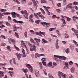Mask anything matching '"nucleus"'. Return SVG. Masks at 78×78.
I'll use <instances>...</instances> for the list:
<instances>
[{
    "label": "nucleus",
    "instance_id": "nucleus-1",
    "mask_svg": "<svg viewBox=\"0 0 78 78\" xmlns=\"http://www.w3.org/2000/svg\"><path fill=\"white\" fill-rule=\"evenodd\" d=\"M25 65L26 67L30 70V72H33V68L31 66L27 63H26Z\"/></svg>",
    "mask_w": 78,
    "mask_h": 78
},
{
    "label": "nucleus",
    "instance_id": "nucleus-2",
    "mask_svg": "<svg viewBox=\"0 0 78 78\" xmlns=\"http://www.w3.org/2000/svg\"><path fill=\"white\" fill-rule=\"evenodd\" d=\"M8 40H10V41H11V42H12V43L13 44H14V47H15V48H16V50H17L18 51H19V48L16 47V44H15V40H14V39H12L11 38L9 39Z\"/></svg>",
    "mask_w": 78,
    "mask_h": 78
},
{
    "label": "nucleus",
    "instance_id": "nucleus-3",
    "mask_svg": "<svg viewBox=\"0 0 78 78\" xmlns=\"http://www.w3.org/2000/svg\"><path fill=\"white\" fill-rule=\"evenodd\" d=\"M11 14V13L10 12H4V13H0V19H1L2 20L3 19V17H2V16H3L4 15H8Z\"/></svg>",
    "mask_w": 78,
    "mask_h": 78
},
{
    "label": "nucleus",
    "instance_id": "nucleus-4",
    "mask_svg": "<svg viewBox=\"0 0 78 78\" xmlns=\"http://www.w3.org/2000/svg\"><path fill=\"white\" fill-rule=\"evenodd\" d=\"M54 57H56V58H60V59L62 58L63 60H66V57L64 56H61L58 55H54Z\"/></svg>",
    "mask_w": 78,
    "mask_h": 78
},
{
    "label": "nucleus",
    "instance_id": "nucleus-5",
    "mask_svg": "<svg viewBox=\"0 0 78 78\" xmlns=\"http://www.w3.org/2000/svg\"><path fill=\"white\" fill-rule=\"evenodd\" d=\"M33 14H31L30 15L29 17V21H30V22H31L32 23L34 22V21L33 20Z\"/></svg>",
    "mask_w": 78,
    "mask_h": 78
},
{
    "label": "nucleus",
    "instance_id": "nucleus-6",
    "mask_svg": "<svg viewBox=\"0 0 78 78\" xmlns=\"http://www.w3.org/2000/svg\"><path fill=\"white\" fill-rule=\"evenodd\" d=\"M21 13L22 14H24L25 16H28V13L26 10H25L24 11L22 10L21 11Z\"/></svg>",
    "mask_w": 78,
    "mask_h": 78
},
{
    "label": "nucleus",
    "instance_id": "nucleus-7",
    "mask_svg": "<svg viewBox=\"0 0 78 78\" xmlns=\"http://www.w3.org/2000/svg\"><path fill=\"white\" fill-rule=\"evenodd\" d=\"M72 5V3H70L68 5L66 6V8L67 9V8H69L70 9H72L73 8V7L72 6H71Z\"/></svg>",
    "mask_w": 78,
    "mask_h": 78
},
{
    "label": "nucleus",
    "instance_id": "nucleus-8",
    "mask_svg": "<svg viewBox=\"0 0 78 78\" xmlns=\"http://www.w3.org/2000/svg\"><path fill=\"white\" fill-rule=\"evenodd\" d=\"M33 48H30V51H33V50L34 51H35V52H36V46L34 45L33 46Z\"/></svg>",
    "mask_w": 78,
    "mask_h": 78
},
{
    "label": "nucleus",
    "instance_id": "nucleus-9",
    "mask_svg": "<svg viewBox=\"0 0 78 78\" xmlns=\"http://www.w3.org/2000/svg\"><path fill=\"white\" fill-rule=\"evenodd\" d=\"M22 51L23 53V57H26L27 56V55L25 54V51L24 50V49H22Z\"/></svg>",
    "mask_w": 78,
    "mask_h": 78
},
{
    "label": "nucleus",
    "instance_id": "nucleus-10",
    "mask_svg": "<svg viewBox=\"0 0 78 78\" xmlns=\"http://www.w3.org/2000/svg\"><path fill=\"white\" fill-rule=\"evenodd\" d=\"M40 23L41 24H42L43 26H44V25H50L51 23H45V22L43 23L41 22Z\"/></svg>",
    "mask_w": 78,
    "mask_h": 78
},
{
    "label": "nucleus",
    "instance_id": "nucleus-11",
    "mask_svg": "<svg viewBox=\"0 0 78 78\" xmlns=\"http://www.w3.org/2000/svg\"><path fill=\"white\" fill-rule=\"evenodd\" d=\"M32 2L34 3V5L36 7V9H37V3L36 2V1L34 0H32Z\"/></svg>",
    "mask_w": 78,
    "mask_h": 78
},
{
    "label": "nucleus",
    "instance_id": "nucleus-12",
    "mask_svg": "<svg viewBox=\"0 0 78 78\" xmlns=\"http://www.w3.org/2000/svg\"><path fill=\"white\" fill-rule=\"evenodd\" d=\"M58 41H59V40H57L56 41L55 46L56 48H59V46H58Z\"/></svg>",
    "mask_w": 78,
    "mask_h": 78
},
{
    "label": "nucleus",
    "instance_id": "nucleus-13",
    "mask_svg": "<svg viewBox=\"0 0 78 78\" xmlns=\"http://www.w3.org/2000/svg\"><path fill=\"white\" fill-rule=\"evenodd\" d=\"M11 14L12 15V16L13 18H15L16 17V12H12L11 13Z\"/></svg>",
    "mask_w": 78,
    "mask_h": 78
},
{
    "label": "nucleus",
    "instance_id": "nucleus-14",
    "mask_svg": "<svg viewBox=\"0 0 78 78\" xmlns=\"http://www.w3.org/2000/svg\"><path fill=\"white\" fill-rule=\"evenodd\" d=\"M71 30L75 33H78V31L77 30H75V29L73 28H72Z\"/></svg>",
    "mask_w": 78,
    "mask_h": 78
},
{
    "label": "nucleus",
    "instance_id": "nucleus-15",
    "mask_svg": "<svg viewBox=\"0 0 78 78\" xmlns=\"http://www.w3.org/2000/svg\"><path fill=\"white\" fill-rule=\"evenodd\" d=\"M62 74H63V73H62L61 72H59L58 73V75L59 76V77L60 78H61V76H62Z\"/></svg>",
    "mask_w": 78,
    "mask_h": 78
},
{
    "label": "nucleus",
    "instance_id": "nucleus-16",
    "mask_svg": "<svg viewBox=\"0 0 78 78\" xmlns=\"http://www.w3.org/2000/svg\"><path fill=\"white\" fill-rule=\"evenodd\" d=\"M3 73H4L2 71H0V78L2 76H5Z\"/></svg>",
    "mask_w": 78,
    "mask_h": 78
},
{
    "label": "nucleus",
    "instance_id": "nucleus-17",
    "mask_svg": "<svg viewBox=\"0 0 78 78\" xmlns=\"http://www.w3.org/2000/svg\"><path fill=\"white\" fill-rule=\"evenodd\" d=\"M21 45L22 47H23V46H24V47L26 46V45L23 43V41H22Z\"/></svg>",
    "mask_w": 78,
    "mask_h": 78
},
{
    "label": "nucleus",
    "instance_id": "nucleus-18",
    "mask_svg": "<svg viewBox=\"0 0 78 78\" xmlns=\"http://www.w3.org/2000/svg\"><path fill=\"white\" fill-rule=\"evenodd\" d=\"M73 20L74 21V22H76V16H74L73 17Z\"/></svg>",
    "mask_w": 78,
    "mask_h": 78
},
{
    "label": "nucleus",
    "instance_id": "nucleus-19",
    "mask_svg": "<svg viewBox=\"0 0 78 78\" xmlns=\"http://www.w3.org/2000/svg\"><path fill=\"white\" fill-rule=\"evenodd\" d=\"M13 30L14 31H17V28H16V25H13Z\"/></svg>",
    "mask_w": 78,
    "mask_h": 78
},
{
    "label": "nucleus",
    "instance_id": "nucleus-20",
    "mask_svg": "<svg viewBox=\"0 0 78 78\" xmlns=\"http://www.w3.org/2000/svg\"><path fill=\"white\" fill-rule=\"evenodd\" d=\"M42 42H44V43H48V41L44 39H43L42 40Z\"/></svg>",
    "mask_w": 78,
    "mask_h": 78
},
{
    "label": "nucleus",
    "instance_id": "nucleus-21",
    "mask_svg": "<svg viewBox=\"0 0 78 78\" xmlns=\"http://www.w3.org/2000/svg\"><path fill=\"white\" fill-rule=\"evenodd\" d=\"M62 78H67V75H66V74L64 73H63L62 75Z\"/></svg>",
    "mask_w": 78,
    "mask_h": 78
},
{
    "label": "nucleus",
    "instance_id": "nucleus-22",
    "mask_svg": "<svg viewBox=\"0 0 78 78\" xmlns=\"http://www.w3.org/2000/svg\"><path fill=\"white\" fill-rule=\"evenodd\" d=\"M20 55V54H19L17 55V57L18 60H20V58L21 57Z\"/></svg>",
    "mask_w": 78,
    "mask_h": 78
},
{
    "label": "nucleus",
    "instance_id": "nucleus-23",
    "mask_svg": "<svg viewBox=\"0 0 78 78\" xmlns=\"http://www.w3.org/2000/svg\"><path fill=\"white\" fill-rule=\"evenodd\" d=\"M8 73L10 74V76L12 77V75H14V73H13V72L11 71H9Z\"/></svg>",
    "mask_w": 78,
    "mask_h": 78
},
{
    "label": "nucleus",
    "instance_id": "nucleus-24",
    "mask_svg": "<svg viewBox=\"0 0 78 78\" xmlns=\"http://www.w3.org/2000/svg\"><path fill=\"white\" fill-rule=\"evenodd\" d=\"M39 66H40V67L41 69H42L43 68V67H42V63H41L40 62L39 63Z\"/></svg>",
    "mask_w": 78,
    "mask_h": 78
},
{
    "label": "nucleus",
    "instance_id": "nucleus-25",
    "mask_svg": "<svg viewBox=\"0 0 78 78\" xmlns=\"http://www.w3.org/2000/svg\"><path fill=\"white\" fill-rule=\"evenodd\" d=\"M70 70L72 73H73V72H74V70H75V68L74 67H72L71 69Z\"/></svg>",
    "mask_w": 78,
    "mask_h": 78
},
{
    "label": "nucleus",
    "instance_id": "nucleus-26",
    "mask_svg": "<svg viewBox=\"0 0 78 78\" xmlns=\"http://www.w3.org/2000/svg\"><path fill=\"white\" fill-rule=\"evenodd\" d=\"M51 66H52V63L51 62H50L48 64V66L49 67H50Z\"/></svg>",
    "mask_w": 78,
    "mask_h": 78
},
{
    "label": "nucleus",
    "instance_id": "nucleus-27",
    "mask_svg": "<svg viewBox=\"0 0 78 78\" xmlns=\"http://www.w3.org/2000/svg\"><path fill=\"white\" fill-rule=\"evenodd\" d=\"M69 48H68L65 50V51L66 53H67V54H68L69 53Z\"/></svg>",
    "mask_w": 78,
    "mask_h": 78
},
{
    "label": "nucleus",
    "instance_id": "nucleus-28",
    "mask_svg": "<svg viewBox=\"0 0 78 78\" xmlns=\"http://www.w3.org/2000/svg\"><path fill=\"white\" fill-rule=\"evenodd\" d=\"M56 27L54 28H51L49 30V31H53V30H55V29H56Z\"/></svg>",
    "mask_w": 78,
    "mask_h": 78
},
{
    "label": "nucleus",
    "instance_id": "nucleus-29",
    "mask_svg": "<svg viewBox=\"0 0 78 78\" xmlns=\"http://www.w3.org/2000/svg\"><path fill=\"white\" fill-rule=\"evenodd\" d=\"M5 24L8 27H11V25L8 22H6L5 23Z\"/></svg>",
    "mask_w": 78,
    "mask_h": 78
},
{
    "label": "nucleus",
    "instance_id": "nucleus-30",
    "mask_svg": "<svg viewBox=\"0 0 78 78\" xmlns=\"http://www.w3.org/2000/svg\"><path fill=\"white\" fill-rule=\"evenodd\" d=\"M65 38H68L69 37V35L68 34H65Z\"/></svg>",
    "mask_w": 78,
    "mask_h": 78
},
{
    "label": "nucleus",
    "instance_id": "nucleus-31",
    "mask_svg": "<svg viewBox=\"0 0 78 78\" xmlns=\"http://www.w3.org/2000/svg\"><path fill=\"white\" fill-rule=\"evenodd\" d=\"M40 9L42 11V13L43 14H45V12H44V10L43 9H42L41 8H40Z\"/></svg>",
    "mask_w": 78,
    "mask_h": 78
},
{
    "label": "nucleus",
    "instance_id": "nucleus-32",
    "mask_svg": "<svg viewBox=\"0 0 78 78\" xmlns=\"http://www.w3.org/2000/svg\"><path fill=\"white\" fill-rule=\"evenodd\" d=\"M12 61H13V64L16 65V59L14 58L12 59Z\"/></svg>",
    "mask_w": 78,
    "mask_h": 78
},
{
    "label": "nucleus",
    "instance_id": "nucleus-33",
    "mask_svg": "<svg viewBox=\"0 0 78 78\" xmlns=\"http://www.w3.org/2000/svg\"><path fill=\"white\" fill-rule=\"evenodd\" d=\"M15 36H16L17 38H19V35H18V34H17V32H15Z\"/></svg>",
    "mask_w": 78,
    "mask_h": 78
},
{
    "label": "nucleus",
    "instance_id": "nucleus-34",
    "mask_svg": "<svg viewBox=\"0 0 78 78\" xmlns=\"http://www.w3.org/2000/svg\"><path fill=\"white\" fill-rule=\"evenodd\" d=\"M7 49L9 51H11V47L9 46H8L7 47Z\"/></svg>",
    "mask_w": 78,
    "mask_h": 78
},
{
    "label": "nucleus",
    "instance_id": "nucleus-35",
    "mask_svg": "<svg viewBox=\"0 0 78 78\" xmlns=\"http://www.w3.org/2000/svg\"><path fill=\"white\" fill-rule=\"evenodd\" d=\"M66 19L68 22H70L71 20V18H69V17H66Z\"/></svg>",
    "mask_w": 78,
    "mask_h": 78
},
{
    "label": "nucleus",
    "instance_id": "nucleus-36",
    "mask_svg": "<svg viewBox=\"0 0 78 78\" xmlns=\"http://www.w3.org/2000/svg\"><path fill=\"white\" fill-rule=\"evenodd\" d=\"M23 72H25L26 73H27L28 72V70L27 69H23Z\"/></svg>",
    "mask_w": 78,
    "mask_h": 78
},
{
    "label": "nucleus",
    "instance_id": "nucleus-37",
    "mask_svg": "<svg viewBox=\"0 0 78 78\" xmlns=\"http://www.w3.org/2000/svg\"><path fill=\"white\" fill-rule=\"evenodd\" d=\"M43 71H44V73L45 75H47V73L46 72V69H44L43 70Z\"/></svg>",
    "mask_w": 78,
    "mask_h": 78
},
{
    "label": "nucleus",
    "instance_id": "nucleus-38",
    "mask_svg": "<svg viewBox=\"0 0 78 78\" xmlns=\"http://www.w3.org/2000/svg\"><path fill=\"white\" fill-rule=\"evenodd\" d=\"M60 19H61V20H62V22H63L64 24H66V22L65 21V20H64V19L61 18Z\"/></svg>",
    "mask_w": 78,
    "mask_h": 78
},
{
    "label": "nucleus",
    "instance_id": "nucleus-39",
    "mask_svg": "<svg viewBox=\"0 0 78 78\" xmlns=\"http://www.w3.org/2000/svg\"><path fill=\"white\" fill-rule=\"evenodd\" d=\"M34 40H35L36 41H38V42H40L41 41V40H40V39H37L36 38H34Z\"/></svg>",
    "mask_w": 78,
    "mask_h": 78
},
{
    "label": "nucleus",
    "instance_id": "nucleus-40",
    "mask_svg": "<svg viewBox=\"0 0 78 78\" xmlns=\"http://www.w3.org/2000/svg\"><path fill=\"white\" fill-rule=\"evenodd\" d=\"M40 22V20H37L35 21V23L37 24H39Z\"/></svg>",
    "mask_w": 78,
    "mask_h": 78
},
{
    "label": "nucleus",
    "instance_id": "nucleus-41",
    "mask_svg": "<svg viewBox=\"0 0 78 78\" xmlns=\"http://www.w3.org/2000/svg\"><path fill=\"white\" fill-rule=\"evenodd\" d=\"M39 33L41 34H43L44 36H45V33L42 32L41 31H40Z\"/></svg>",
    "mask_w": 78,
    "mask_h": 78
},
{
    "label": "nucleus",
    "instance_id": "nucleus-42",
    "mask_svg": "<svg viewBox=\"0 0 78 78\" xmlns=\"http://www.w3.org/2000/svg\"><path fill=\"white\" fill-rule=\"evenodd\" d=\"M0 11L1 12H6V10L4 9H1Z\"/></svg>",
    "mask_w": 78,
    "mask_h": 78
},
{
    "label": "nucleus",
    "instance_id": "nucleus-43",
    "mask_svg": "<svg viewBox=\"0 0 78 78\" xmlns=\"http://www.w3.org/2000/svg\"><path fill=\"white\" fill-rule=\"evenodd\" d=\"M41 3H46V1L44 0H41Z\"/></svg>",
    "mask_w": 78,
    "mask_h": 78
},
{
    "label": "nucleus",
    "instance_id": "nucleus-44",
    "mask_svg": "<svg viewBox=\"0 0 78 78\" xmlns=\"http://www.w3.org/2000/svg\"><path fill=\"white\" fill-rule=\"evenodd\" d=\"M73 43H74V44H75V45H77V46H78V44H77V42L75 40H73Z\"/></svg>",
    "mask_w": 78,
    "mask_h": 78
},
{
    "label": "nucleus",
    "instance_id": "nucleus-45",
    "mask_svg": "<svg viewBox=\"0 0 78 78\" xmlns=\"http://www.w3.org/2000/svg\"><path fill=\"white\" fill-rule=\"evenodd\" d=\"M28 45L29 46V47H32V48L33 47V44H30V42H28Z\"/></svg>",
    "mask_w": 78,
    "mask_h": 78
},
{
    "label": "nucleus",
    "instance_id": "nucleus-46",
    "mask_svg": "<svg viewBox=\"0 0 78 78\" xmlns=\"http://www.w3.org/2000/svg\"><path fill=\"white\" fill-rule=\"evenodd\" d=\"M38 16L39 17H41L42 19H43L44 18V16L41 15H39Z\"/></svg>",
    "mask_w": 78,
    "mask_h": 78
},
{
    "label": "nucleus",
    "instance_id": "nucleus-47",
    "mask_svg": "<svg viewBox=\"0 0 78 78\" xmlns=\"http://www.w3.org/2000/svg\"><path fill=\"white\" fill-rule=\"evenodd\" d=\"M30 41L33 44H34V40H33V39H31Z\"/></svg>",
    "mask_w": 78,
    "mask_h": 78
},
{
    "label": "nucleus",
    "instance_id": "nucleus-48",
    "mask_svg": "<svg viewBox=\"0 0 78 78\" xmlns=\"http://www.w3.org/2000/svg\"><path fill=\"white\" fill-rule=\"evenodd\" d=\"M65 65L66 66V67L67 69H69V65L68 64V63L65 62Z\"/></svg>",
    "mask_w": 78,
    "mask_h": 78
},
{
    "label": "nucleus",
    "instance_id": "nucleus-49",
    "mask_svg": "<svg viewBox=\"0 0 78 78\" xmlns=\"http://www.w3.org/2000/svg\"><path fill=\"white\" fill-rule=\"evenodd\" d=\"M13 21L14 22H15V23H17V22L18 21L16 20L15 19H13Z\"/></svg>",
    "mask_w": 78,
    "mask_h": 78
},
{
    "label": "nucleus",
    "instance_id": "nucleus-50",
    "mask_svg": "<svg viewBox=\"0 0 78 78\" xmlns=\"http://www.w3.org/2000/svg\"><path fill=\"white\" fill-rule=\"evenodd\" d=\"M1 46H5V45H6V44L3 43H2V44H1Z\"/></svg>",
    "mask_w": 78,
    "mask_h": 78
},
{
    "label": "nucleus",
    "instance_id": "nucleus-51",
    "mask_svg": "<svg viewBox=\"0 0 78 78\" xmlns=\"http://www.w3.org/2000/svg\"><path fill=\"white\" fill-rule=\"evenodd\" d=\"M23 16H24V17L26 19H28V17L27 16H28V14L27 15L25 16V15H23Z\"/></svg>",
    "mask_w": 78,
    "mask_h": 78
},
{
    "label": "nucleus",
    "instance_id": "nucleus-52",
    "mask_svg": "<svg viewBox=\"0 0 78 78\" xmlns=\"http://www.w3.org/2000/svg\"><path fill=\"white\" fill-rule=\"evenodd\" d=\"M57 6L58 7H61V4L60 3H59L57 4Z\"/></svg>",
    "mask_w": 78,
    "mask_h": 78
},
{
    "label": "nucleus",
    "instance_id": "nucleus-53",
    "mask_svg": "<svg viewBox=\"0 0 78 78\" xmlns=\"http://www.w3.org/2000/svg\"><path fill=\"white\" fill-rule=\"evenodd\" d=\"M24 34L25 37H27V32H25Z\"/></svg>",
    "mask_w": 78,
    "mask_h": 78
},
{
    "label": "nucleus",
    "instance_id": "nucleus-54",
    "mask_svg": "<svg viewBox=\"0 0 78 78\" xmlns=\"http://www.w3.org/2000/svg\"><path fill=\"white\" fill-rule=\"evenodd\" d=\"M56 33H57V34H58V35L59 36V30H56Z\"/></svg>",
    "mask_w": 78,
    "mask_h": 78
},
{
    "label": "nucleus",
    "instance_id": "nucleus-55",
    "mask_svg": "<svg viewBox=\"0 0 78 78\" xmlns=\"http://www.w3.org/2000/svg\"><path fill=\"white\" fill-rule=\"evenodd\" d=\"M1 37H2V38H3V39H6V37H5V36L4 35H1Z\"/></svg>",
    "mask_w": 78,
    "mask_h": 78
},
{
    "label": "nucleus",
    "instance_id": "nucleus-56",
    "mask_svg": "<svg viewBox=\"0 0 78 78\" xmlns=\"http://www.w3.org/2000/svg\"><path fill=\"white\" fill-rule=\"evenodd\" d=\"M17 22H18L17 23H19L22 24V23H23V21H18Z\"/></svg>",
    "mask_w": 78,
    "mask_h": 78
},
{
    "label": "nucleus",
    "instance_id": "nucleus-57",
    "mask_svg": "<svg viewBox=\"0 0 78 78\" xmlns=\"http://www.w3.org/2000/svg\"><path fill=\"white\" fill-rule=\"evenodd\" d=\"M46 11H47V13H48V15H50V12H49L48 10V9H47Z\"/></svg>",
    "mask_w": 78,
    "mask_h": 78
},
{
    "label": "nucleus",
    "instance_id": "nucleus-58",
    "mask_svg": "<svg viewBox=\"0 0 78 78\" xmlns=\"http://www.w3.org/2000/svg\"><path fill=\"white\" fill-rule=\"evenodd\" d=\"M8 19L9 21H11V17H10V16H9L8 17Z\"/></svg>",
    "mask_w": 78,
    "mask_h": 78
},
{
    "label": "nucleus",
    "instance_id": "nucleus-59",
    "mask_svg": "<svg viewBox=\"0 0 78 78\" xmlns=\"http://www.w3.org/2000/svg\"><path fill=\"white\" fill-rule=\"evenodd\" d=\"M73 5H78V2H75L73 3Z\"/></svg>",
    "mask_w": 78,
    "mask_h": 78
},
{
    "label": "nucleus",
    "instance_id": "nucleus-60",
    "mask_svg": "<svg viewBox=\"0 0 78 78\" xmlns=\"http://www.w3.org/2000/svg\"><path fill=\"white\" fill-rule=\"evenodd\" d=\"M39 56V54L38 53H36L35 56V58H37V56Z\"/></svg>",
    "mask_w": 78,
    "mask_h": 78
},
{
    "label": "nucleus",
    "instance_id": "nucleus-61",
    "mask_svg": "<svg viewBox=\"0 0 78 78\" xmlns=\"http://www.w3.org/2000/svg\"><path fill=\"white\" fill-rule=\"evenodd\" d=\"M46 60V59H45V58H42L41 59V61H45Z\"/></svg>",
    "mask_w": 78,
    "mask_h": 78
},
{
    "label": "nucleus",
    "instance_id": "nucleus-62",
    "mask_svg": "<svg viewBox=\"0 0 78 78\" xmlns=\"http://www.w3.org/2000/svg\"><path fill=\"white\" fill-rule=\"evenodd\" d=\"M42 63H43V65H44V66H46V62L43 61Z\"/></svg>",
    "mask_w": 78,
    "mask_h": 78
},
{
    "label": "nucleus",
    "instance_id": "nucleus-63",
    "mask_svg": "<svg viewBox=\"0 0 78 78\" xmlns=\"http://www.w3.org/2000/svg\"><path fill=\"white\" fill-rule=\"evenodd\" d=\"M39 33L37 32H35L34 33L35 34H36V35H39Z\"/></svg>",
    "mask_w": 78,
    "mask_h": 78
},
{
    "label": "nucleus",
    "instance_id": "nucleus-64",
    "mask_svg": "<svg viewBox=\"0 0 78 78\" xmlns=\"http://www.w3.org/2000/svg\"><path fill=\"white\" fill-rule=\"evenodd\" d=\"M8 70H13V68H8Z\"/></svg>",
    "mask_w": 78,
    "mask_h": 78
}]
</instances>
